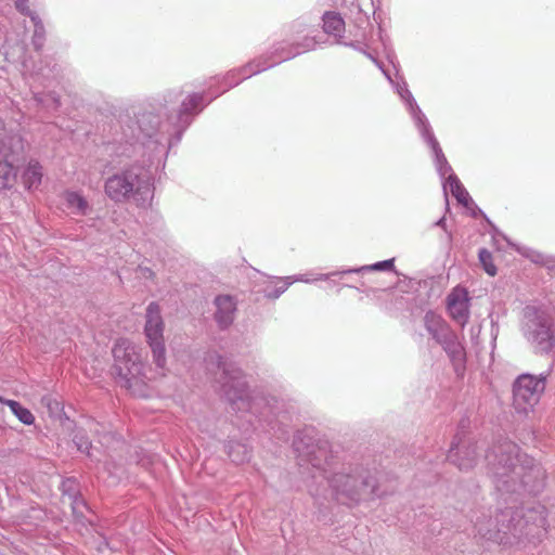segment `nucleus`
Wrapping results in <instances>:
<instances>
[{
	"instance_id": "4",
	"label": "nucleus",
	"mask_w": 555,
	"mask_h": 555,
	"mask_svg": "<svg viewBox=\"0 0 555 555\" xmlns=\"http://www.w3.org/2000/svg\"><path fill=\"white\" fill-rule=\"evenodd\" d=\"M545 388L544 378L531 374H521L514 383V404L524 412L532 409L540 400Z\"/></svg>"
},
{
	"instance_id": "18",
	"label": "nucleus",
	"mask_w": 555,
	"mask_h": 555,
	"mask_svg": "<svg viewBox=\"0 0 555 555\" xmlns=\"http://www.w3.org/2000/svg\"><path fill=\"white\" fill-rule=\"evenodd\" d=\"M75 441L77 444L78 450L82 452H89L90 443L87 440H83L82 438H79L78 435L75 436Z\"/></svg>"
},
{
	"instance_id": "16",
	"label": "nucleus",
	"mask_w": 555,
	"mask_h": 555,
	"mask_svg": "<svg viewBox=\"0 0 555 555\" xmlns=\"http://www.w3.org/2000/svg\"><path fill=\"white\" fill-rule=\"evenodd\" d=\"M479 260H480V263L482 264L485 271L490 276H494L496 274V272H498L496 267L493 262V257L490 251H488L487 249H481L479 251Z\"/></svg>"
},
{
	"instance_id": "14",
	"label": "nucleus",
	"mask_w": 555,
	"mask_h": 555,
	"mask_svg": "<svg viewBox=\"0 0 555 555\" xmlns=\"http://www.w3.org/2000/svg\"><path fill=\"white\" fill-rule=\"evenodd\" d=\"M425 325L426 328L435 336L443 335L444 332L448 331L447 323L441 318V315L429 311L425 315Z\"/></svg>"
},
{
	"instance_id": "7",
	"label": "nucleus",
	"mask_w": 555,
	"mask_h": 555,
	"mask_svg": "<svg viewBox=\"0 0 555 555\" xmlns=\"http://www.w3.org/2000/svg\"><path fill=\"white\" fill-rule=\"evenodd\" d=\"M28 150V143L20 134H11L0 140V157L2 160L15 164L23 160Z\"/></svg>"
},
{
	"instance_id": "11",
	"label": "nucleus",
	"mask_w": 555,
	"mask_h": 555,
	"mask_svg": "<svg viewBox=\"0 0 555 555\" xmlns=\"http://www.w3.org/2000/svg\"><path fill=\"white\" fill-rule=\"evenodd\" d=\"M447 185L452 196L456 198L460 205H462L465 208H470V206L473 205V199L467 190L464 188V185L456 177H449Z\"/></svg>"
},
{
	"instance_id": "9",
	"label": "nucleus",
	"mask_w": 555,
	"mask_h": 555,
	"mask_svg": "<svg viewBox=\"0 0 555 555\" xmlns=\"http://www.w3.org/2000/svg\"><path fill=\"white\" fill-rule=\"evenodd\" d=\"M66 208L74 215L86 216L90 209L89 202L81 192L66 190L62 193Z\"/></svg>"
},
{
	"instance_id": "5",
	"label": "nucleus",
	"mask_w": 555,
	"mask_h": 555,
	"mask_svg": "<svg viewBox=\"0 0 555 555\" xmlns=\"http://www.w3.org/2000/svg\"><path fill=\"white\" fill-rule=\"evenodd\" d=\"M106 195L114 202H124L131 196L149 191V184L142 185L139 177L131 171H124L109 177L104 185Z\"/></svg>"
},
{
	"instance_id": "8",
	"label": "nucleus",
	"mask_w": 555,
	"mask_h": 555,
	"mask_svg": "<svg viewBox=\"0 0 555 555\" xmlns=\"http://www.w3.org/2000/svg\"><path fill=\"white\" fill-rule=\"evenodd\" d=\"M217 311L215 313L216 321L221 327L229 326L234 318L236 304L229 295L218 296L215 300Z\"/></svg>"
},
{
	"instance_id": "22",
	"label": "nucleus",
	"mask_w": 555,
	"mask_h": 555,
	"mask_svg": "<svg viewBox=\"0 0 555 555\" xmlns=\"http://www.w3.org/2000/svg\"><path fill=\"white\" fill-rule=\"evenodd\" d=\"M3 124L2 119L0 118V126Z\"/></svg>"
},
{
	"instance_id": "3",
	"label": "nucleus",
	"mask_w": 555,
	"mask_h": 555,
	"mask_svg": "<svg viewBox=\"0 0 555 555\" xmlns=\"http://www.w3.org/2000/svg\"><path fill=\"white\" fill-rule=\"evenodd\" d=\"M165 323L157 304L151 302L146 309L144 334L152 350L155 364L164 369L166 365V348L164 339Z\"/></svg>"
},
{
	"instance_id": "6",
	"label": "nucleus",
	"mask_w": 555,
	"mask_h": 555,
	"mask_svg": "<svg viewBox=\"0 0 555 555\" xmlns=\"http://www.w3.org/2000/svg\"><path fill=\"white\" fill-rule=\"evenodd\" d=\"M448 311L461 324H465L469 315V297L464 287H455L448 295Z\"/></svg>"
},
{
	"instance_id": "15",
	"label": "nucleus",
	"mask_w": 555,
	"mask_h": 555,
	"mask_svg": "<svg viewBox=\"0 0 555 555\" xmlns=\"http://www.w3.org/2000/svg\"><path fill=\"white\" fill-rule=\"evenodd\" d=\"M8 406L23 424L33 425L35 423V416L33 413L28 409L22 406L17 401L8 402Z\"/></svg>"
},
{
	"instance_id": "13",
	"label": "nucleus",
	"mask_w": 555,
	"mask_h": 555,
	"mask_svg": "<svg viewBox=\"0 0 555 555\" xmlns=\"http://www.w3.org/2000/svg\"><path fill=\"white\" fill-rule=\"evenodd\" d=\"M17 171L14 164L0 159V190L13 186L16 181Z\"/></svg>"
},
{
	"instance_id": "10",
	"label": "nucleus",
	"mask_w": 555,
	"mask_h": 555,
	"mask_svg": "<svg viewBox=\"0 0 555 555\" xmlns=\"http://www.w3.org/2000/svg\"><path fill=\"white\" fill-rule=\"evenodd\" d=\"M43 178V167L42 165L36 160L30 159L22 173V182L23 185L27 190H37L41 184Z\"/></svg>"
},
{
	"instance_id": "20",
	"label": "nucleus",
	"mask_w": 555,
	"mask_h": 555,
	"mask_svg": "<svg viewBox=\"0 0 555 555\" xmlns=\"http://www.w3.org/2000/svg\"><path fill=\"white\" fill-rule=\"evenodd\" d=\"M10 399H5L3 397H0V403L8 405V402H10Z\"/></svg>"
},
{
	"instance_id": "2",
	"label": "nucleus",
	"mask_w": 555,
	"mask_h": 555,
	"mask_svg": "<svg viewBox=\"0 0 555 555\" xmlns=\"http://www.w3.org/2000/svg\"><path fill=\"white\" fill-rule=\"evenodd\" d=\"M524 336L535 354L544 356L555 351V323L544 312L526 310Z\"/></svg>"
},
{
	"instance_id": "21",
	"label": "nucleus",
	"mask_w": 555,
	"mask_h": 555,
	"mask_svg": "<svg viewBox=\"0 0 555 555\" xmlns=\"http://www.w3.org/2000/svg\"><path fill=\"white\" fill-rule=\"evenodd\" d=\"M144 272H147L149 274H152V272L149 269H144Z\"/></svg>"
},
{
	"instance_id": "17",
	"label": "nucleus",
	"mask_w": 555,
	"mask_h": 555,
	"mask_svg": "<svg viewBox=\"0 0 555 555\" xmlns=\"http://www.w3.org/2000/svg\"><path fill=\"white\" fill-rule=\"evenodd\" d=\"M393 268V260H385L380 262H376L373 266H371L372 270H391Z\"/></svg>"
},
{
	"instance_id": "19",
	"label": "nucleus",
	"mask_w": 555,
	"mask_h": 555,
	"mask_svg": "<svg viewBox=\"0 0 555 555\" xmlns=\"http://www.w3.org/2000/svg\"><path fill=\"white\" fill-rule=\"evenodd\" d=\"M451 357L452 359L455 361H460L462 362L464 357H463V349L460 345H455L454 348L452 349L451 351Z\"/></svg>"
},
{
	"instance_id": "12",
	"label": "nucleus",
	"mask_w": 555,
	"mask_h": 555,
	"mask_svg": "<svg viewBox=\"0 0 555 555\" xmlns=\"http://www.w3.org/2000/svg\"><path fill=\"white\" fill-rule=\"evenodd\" d=\"M323 29L326 34L339 36L345 30V22L335 12H326L323 16Z\"/></svg>"
},
{
	"instance_id": "1",
	"label": "nucleus",
	"mask_w": 555,
	"mask_h": 555,
	"mask_svg": "<svg viewBox=\"0 0 555 555\" xmlns=\"http://www.w3.org/2000/svg\"><path fill=\"white\" fill-rule=\"evenodd\" d=\"M141 351V348L127 339L118 340L113 348L112 374L133 396L146 397L147 383Z\"/></svg>"
}]
</instances>
